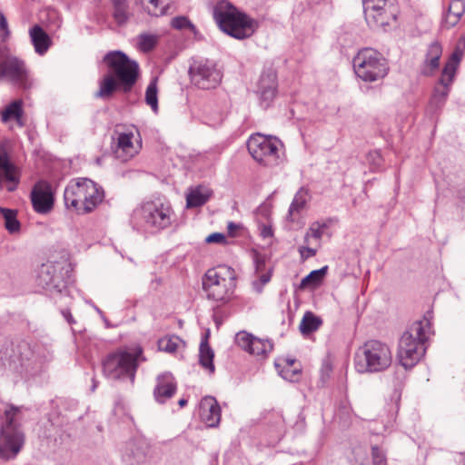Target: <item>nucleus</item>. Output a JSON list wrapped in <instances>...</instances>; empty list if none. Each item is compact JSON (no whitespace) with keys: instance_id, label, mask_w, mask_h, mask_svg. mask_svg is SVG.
I'll use <instances>...</instances> for the list:
<instances>
[{"instance_id":"nucleus-1","label":"nucleus","mask_w":465,"mask_h":465,"mask_svg":"<svg viewBox=\"0 0 465 465\" xmlns=\"http://www.w3.org/2000/svg\"><path fill=\"white\" fill-rule=\"evenodd\" d=\"M52 359L53 351L47 344L0 339V371H10L29 379L41 372Z\"/></svg>"},{"instance_id":"nucleus-2","label":"nucleus","mask_w":465,"mask_h":465,"mask_svg":"<svg viewBox=\"0 0 465 465\" xmlns=\"http://www.w3.org/2000/svg\"><path fill=\"white\" fill-rule=\"evenodd\" d=\"M109 72L99 81V89L95 98L110 99L117 90L129 93L139 77V65L122 51H110L103 58Z\"/></svg>"},{"instance_id":"nucleus-3","label":"nucleus","mask_w":465,"mask_h":465,"mask_svg":"<svg viewBox=\"0 0 465 465\" xmlns=\"http://www.w3.org/2000/svg\"><path fill=\"white\" fill-rule=\"evenodd\" d=\"M172 209L160 200L141 203L132 213L130 224L134 230L143 233H157L172 223Z\"/></svg>"},{"instance_id":"nucleus-4","label":"nucleus","mask_w":465,"mask_h":465,"mask_svg":"<svg viewBox=\"0 0 465 465\" xmlns=\"http://www.w3.org/2000/svg\"><path fill=\"white\" fill-rule=\"evenodd\" d=\"M428 312L423 321L413 322L401 335L398 344L397 357L405 369L412 368L425 352L424 343L428 339L430 322Z\"/></svg>"},{"instance_id":"nucleus-5","label":"nucleus","mask_w":465,"mask_h":465,"mask_svg":"<svg viewBox=\"0 0 465 465\" xmlns=\"http://www.w3.org/2000/svg\"><path fill=\"white\" fill-rule=\"evenodd\" d=\"M104 198L101 186L88 178L71 181L64 189V201L67 209L74 210L78 214L93 212Z\"/></svg>"},{"instance_id":"nucleus-6","label":"nucleus","mask_w":465,"mask_h":465,"mask_svg":"<svg viewBox=\"0 0 465 465\" xmlns=\"http://www.w3.org/2000/svg\"><path fill=\"white\" fill-rule=\"evenodd\" d=\"M213 18L223 32L235 39H246L257 29L255 20L226 0L217 3L213 9Z\"/></svg>"},{"instance_id":"nucleus-7","label":"nucleus","mask_w":465,"mask_h":465,"mask_svg":"<svg viewBox=\"0 0 465 465\" xmlns=\"http://www.w3.org/2000/svg\"><path fill=\"white\" fill-rule=\"evenodd\" d=\"M392 361L391 351L386 343L377 340L367 341L354 356L359 373H375L387 370Z\"/></svg>"},{"instance_id":"nucleus-8","label":"nucleus","mask_w":465,"mask_h":465,"mask_svg":"<svg viewBox=\"0 0 465 465\" xmlns=\"http://www.w3.org/2000/svg\"><path fill=\"white\" fill-rule=\"evenodd\" d=\"M142 354L141 347L136 348L134 352L117 350L108 353L102 361L104 377L111 380L129 379L134 382L138 361L145 360Z\"/></svg>"},{"instance_id":"nucleus-9","label":"nucleus","mask_w":465,"mask_h":465,"mask_svg":"<svg viewBox=\"0 0 465 465\" xmlns=\"http://www.w3.org/2000/svg\"><path fill=\"white\" fill-rule=\"evenodd\" d=\"M352 66L359 78L370 83L383 79L390 71L387 59L372 48L360 50L353 57Z\"/></svg>"},{"instance_id":"nucleus-10","label":"nucleus","mask_w":465,"mask_h":465,"mask_svg":"<svg viewBox=\"0 0 465 465\" xmlns=\"http://www.w3.org/2000/svg\"><path fill=\"white\" fill-rule=\"evenodd\" d=\"M17 412L15 407L5 411V420L0 429V458L4 460L15 459L24 446V434L15 421Z\"/></svg>"},{"instance_id":"nucleus-11","label":"nucleus","mask_w":465,"mask_h":465,"mask_svg":"<svg viewBox=\"0 0 465 465\" xmlns=\"http://www.w3.org/2000/svg\"><path fill=\"white\" fill-rule=\"evenodd\" d=\"M4 80L23 90H28L33 85L25 63L0 47V81Z\"/></svg>"},{"instance_id":"nucleus-12","label":"nucleus","mask_w":465,"mask_h":465,"mask_svg":"<svg viewBox=\"0 0 465 465\" xmlns=\"http://www.w3.org/2000/svg\"><path fill=\"white\" fill-rule=\"evenodd\" d=\"M69 272V267L62 262H48L38 268L35 282L51 294L63 293L67 288Z\"/></svg>"},{"instance_id":"nucleus-13","label":"nucleus","mask_w":465,"mask_h":465,"mask_svg":"<svg viewBox=\"0 0 465 465\" xmlns=\"http://www.w3.org/2000/svg\"><path fill=\"white\" fill-rule=\"evenodd\" d=\"M220 269L227 271L229 280L223 277L215 269H209L203 278V289L209 300L226 302L233 292L235 276L231 267L223 266Z\"/></svg>"},{"instance_id":"nucleus-14","label":"nucleus","mask_w":465,"mask_h":465,"mask_svg":"<svg viewBox=\"0 0 465 465\" xmlns=\"http://www.w3.org/2000/svg\"><path fill=\"white\" fill-rule=\"evenodd\" d=\"M247 149L252 158L264 166H273L278 163L279 141L272 140L262 134H256L247 141Z\"/></svg>"},{"instance_id":"nucleus-15","label":"nucleus","mask_w":465,"mask_h":465,"mask_svg":"<svg viewBox=\"0 0 465 465\" xmlns=\"http://www.w3.org/2000/svg\"><path fill=\"white\" fill-rule=\"evenodd\" d=\"M191 82L200 89L210 90L216 88L223 78L221 70L212 60L194 61L189 67Z\"/></svg>"},{"instance_id":"nucleus-16","label":"nucleus","mask_w":465,"mask_h":465,"mask_svg":"<svg viewBox=\"0 0 465 465\" xmlns=\"http://www.w3.org/2000/svg\"><path fill=\"white\" fill-rule=\"evenodd\" d=\"M395 0H362L363 12L371 26L383 27L397 18Z\"/></svg>"},{"instance_id":"nucleus-17","label":"nucleus","mask_w":465,"mask_h":465,"mask_svg":"<svg viewBox=\"0 0 465 465\" xmlns=\"http://www.w3.org/2000/svg\"><path fill=\"white\" fill-rule=\"evenodd\" d=\"M455 75L445 71H441V74L434 86L432 94L426 108V114L430 117L437 115L446 104L447 98L450 92Z\"/></svg>"},{"instance_id":"nucleus-18","label":"nucleus","mask_w":465,"mask_h":465,"mask_svg":"<svg viewBox=\"0 0 465 465\" xmlns=\"http://www.w3.org/2000/svg\"><path fill=\"white\" fill-rule=\"evenodd\" d=\"M31 203L37 213H49L54 204V193L52 185L46 181L37 182L30 193Z\"/></svg>"},{"instance_id":"nucleus-19","label":"nucleus","mask_w":465,"mask_h":465,"mask_svg":"<svg viewBox=\"0 0 465 465\" xmlns=\"http://www.w3.org/2000/svg\"><path fill=\"white\" fill-rule=\"evenodd\" d=\"M278 88L277 74L273 68L262 71L258 83L260 103L263 108H268L276 96Z\"/></svg>"},{"instance_id":"nucleus-20","label":"nucleus","mask_w":465,"mask_h":465,"mask_svg":"<svg viewBox=\"0 0 465 465\" xmlns=\"http://www.w3.org/2000/svg\"><path fill=\"white\" fill-rule=\"evenodd\" d=\"M150 445L145 440H131L124 446L123 459L129 465H141L147 460Z\"/></svg>"},{"instance_id":"nucleus-21","label":"nucleus","mask_w":465,"mask_h":465,"mask_svg":"<svg viewBox=\"0 0 465 465\" xmlns=\"http://www.w3.org/2000/svg\"><path fill=\"white\" fill-rule=\"evenodd\" d=\"M177 382L171 372H163L156 378L153 396L158 403H165L176 392Z\"/></svg>"},{"instance_id":"nucleus-22","label":"nucleus","mask_w":465,"mask_h":465,"mask_svg":"<svg viewBox=\"0 0 465 465\" xmlns=\"http://www.w3.org/2000/svg\"><path fill=\"white\" fill-rule=\"evenodd\" d=\"M199 415L208 427L218 426L221 420V408L214 397L205 396L201 400Z\"/></svg>"},{"instance_id":"nucleus-23","label":"nucleus","mask_w":465,"mask_h":465,"mask_svg":"<svg viewBox=\"0 0 465 465\" xmlns=\"http://www.w3.org/2000/svg\"><path fill=\"white\" fill-rule=\"evenodd\" d=\"M9 183L8 192L16 190L20 183V173L16 166L10 161L6 153H0V190L3 189V180Z\"/></svg>"},{"instance_id":"nucleus-24","label":"nucleus","mask_w":465,"mask_h":465,"mask_svg":"<svg viewBox=\"0 0 465 465\" xmlns=\"http://www.w3.org/2000/svg\"><path fill=\"white\" fill-rule=\"evenodd\" d=\"M133 138V132H124L118 134L114 154L115 157L120 161L127 162L138 153L137 149L134 146Z\"/></svg>"},{"instance_id":"nucleus-25","label":"nucleus","mask_w":465,"mask_h":465,"mask_svg":"<svg viewBox=\"0 0 465 465\" xmlns=\"http://www.w3.org/2000/svg\"><path fill=\"white\" fill-rule=\"evenodd\" d=\"M442 54L441 45L438 41L432 42L426 52V57L421 67V74L430 76L440 66V58Z\"/></svg>"},{"instance_id":"nucleus-26","label":"nucleus","mask_w":465,"mask_h":465,"mask_svg":"<svg viewBox=\"0 0 465 465\" xmlns=\"http://www.w3.org/2000/svg\"><path fill=\"white\" fill-rule=\"evenodd\" d=\"M465 13V2L464 0H452L450 3L448 11L444 14L441 20V27L443 29H450L455 26L461 16Z\"/></svg>"},{"instance_id":"nucleus-27","label":"nucleus","mask_w":465,"mask_h":465,"mask_svg":"<svg viewBox=\"0 0 465 465\" xmlns=\"http://www.w3.org/2000/svg\"><path fill=\"white\" fill-rule=\"evenodd\" d=\"M29 33L35 52L41 55L45 54L52 43L47 33L39 25H33Z\"/></svg>"},{"instance_id":"nucleus-28","label":"nucleus","mask_w":465,"mask_h":465,"mask_svg":"<svg viewBox=\"0 0 465 465\" xmlns=\"http://www.w3.org/2000/svg\"><path fill=\"white\" fill-rule=\"evenodd\" d=\"M213 195V191L204 185H198L192 188L186 195V205L188 208L200 207L205 204Z\"/></svg>"},{"instance_id":"nucleus-29","label":"nucleus","mask_w":465,"mask_h":465,"mask_svg":"<svg viewBox=\"0 0 465 465\" xmlns=\"http://www.w3.org/2000/svg\"><path fill=\"white\" fill-rule=\"evenodd\" d=\"M209 331L202 338L199 347V363L200 365L208 371L210 373L215 371V366L213 364L214 351L209 345Z\"/></svg>"},{"instance_id":"nucleus-30","label":"nucleus","mask_w":465,"mask_h":465,"mask_svg":"<svg viewBox=\"0 0 465 465\" xmlns=\"http://www.w3.org/2000/svg\"><path fill=\"white\" fill-rule=\"evenodd\" d=\"M322 324V318L308 311L303 314L299 329L303 336H307L316 331Z\"/></svg>"},{"instance_id":"nucleus-31","label":"nucleus","mask_w":465,"mask_h":465,"mask_svg":"<svg viewBox=\"0 0 465 465\" xmlns=\"http://www.w3.org/2000/svg\"><path fill=\"white\" fill-rule=\"evenodd\" d=\"M23 114V101L14 100L9 104H7L2 111L1 120L4 123H7L10 120L15 119L20 125H23V124H21V118Z\"/></svg>"},{"instance_id":"nucleus-32","label":"nucleus","mask_w":465,"mask_h":465,"mask_svg":"<svg viewBox=\"0 0 465 465\" xmlns=\"http://www.w3.org/2000/svg\"><path fill=\"white\" fill-rule=\"evenodd\" d=\"M255 273L259 277L262 285L268 283L272 277V269H266V258L264 255L255 252L253 255Z\"/></svg>"},{"instance_id":"nucleus-33","label":"nucleus","mask_w":465,"mask_h":465,"mask_svg":"<svg viewBox=\"0 0 465 465\" xmlns=\"http://www.w3.org/2000/svg\"><path fill=\"white\" fill-rule=\"evenodd\" d=\"M0 213L5 220V228L9 233L15 234L20 232L21 223L17 219L16 210L0 207Z\"/></svg>"},{"instance_id":"nucleus-34","label":"nucleus","mask_w":465,"mask_h":465,"mask_svg":"<svg viewBox=\"0 0 465 465\" xmlns=\"http://www.w3.org/2000/svg\"><path fill=\"white\" fill-rule=\"evenodd\" d=\"M465 47H463V45L461 41H458L454 51L449 57L448 61L444 64L443 71H445V74H447V72L456 75V72L458 69V66L461 61V58L464 54Z\"/></svg>"},{"instance_id":"nucleus-35","label":"nucleus","mask_w":465,"mask_h":465,"mask_svg":"<svg viewBox=\"0 0 465 465\" xmlns=\"http://www.w3.org/2000/svg\"><path fill=\"white\" fill-rule=\"evenodd\" d=\"M309 200V191L303 187L300 188L289 207L288 216L292 217L294 213H300L305 208Z\"/></svg>"},{"instance_id":"nucleus-36","label":"nucleus","mask_w":465,"mask_h":465,"mask_svg":"<svg viewBox=\"0 0 465 465\" xmlns=\"http://www.w3.org/2000/svg\"><path fill=\"white\" fill-rule=\"evenodd\" d=\"M328 266H323L318 270L312 271L301 281L300 287L304 288H315L318 287L323 281L327 274Z\"/></svg>"},{"instance_id":"nucleus-37","label":"nucleus","mask_w":465,"mask_h":465,"mask_svg":"<svg viewBox=\"0 0 465 465\" xmlns=\"http://www.w3.org/2000/svg\"><path fill=\"white\" fill-rule=\"evenodd\" d=\"M113 16L119 25H124L129 19L128 4L125 0H112Z\"/></svg>"},{"instance_id":"nucleus-38","label":"nucleus","mask_w":465,"mask_h":465,"mask_svg":"<svg viewBox=\"0 0 465 465\" xmlns=\"http://www.w3.org/2000/svg\"><path fill=\"white\" fill-rule=\"evenodd\" d=\"M145 103L156 113L158 111L157 78L151 80L145 91Z\"/></svg>"},{"instance_id":"nucleus-39","label":"nucleus","mask_w":465,"mask_h":465,"mask_svg":"<svg viewBox=\"0 0 465 465\" xmlns=\"http://www.w3.org/2000/svg\"><path fill=\"white\" fill-rule=\"evenodd\" d=\"M171 25L173 28L177 30L188 29L193 34L194 37H197L199 35V31L196 26L190 21L187 16L184 15L173 17L171 21Z\"/></svg>"},{"instance_id":"nucleus-40","label":"nucleus","mask_w":465,"mask_h":465,"mask_svg":"<svg viewBox=\"0 0 465 465\" xmlns=\"http://www.w3.org/2000/svg\"><path fill=\"white\" fill-rule=\"evenodd\" d=\"M273 349V343L270 340H262L255 337V340L252 343V347L250 351V354L252 355H267V353L271 352Z\"/></svg>"},{"instance_id":"nucleus-41","label":"nucleus","mask_w":465,"mask_h":465,"mask_svg":"<svg viewBox=\"0 0 465 465\" xmlns=\"http://www.w3.org/2000/svg\"><path fill=\"white\" fill-rule=\"evenodd\" d=\"M279 374L282 379L291 382L298 381L301 376V370L297 368H281V364L278 361L274 363Z\"/></svg>"},{"instance_id":"nucleus-42","label":"nucleus","mask_w":465,"mask_h":465,"mask_svg":"<svg viewBox=\"0 0 465 465\" xmlns=\"http://www.w3.org/2000/svg\"><path fill=\"white\" fill-rule=\"evenodd\" d=\"M179 338L177 336L164 337L158 341V348L160 351L173 353L177 351Z\"/></svg>"},{"instance_id":"nucleus-43","label":"nucleus","mask_w":465,"mask_h":465,"mask_svg":"<svg viewBox=\"0 0 465 465\" xmlns=\"http://www.w3.org/2000/svg\"><path fill=\"white\" fill-rule=\"evenodd\" d=\"M139 47L143 52H149L153 50L157 45V37L154 35L150 34H141L138 36Z\"/></svg>"},{"instance_id":"nucleus-44","label":"nucleus","mask_w":465,"mask_h":465,"mask_svg":"<svg viewBox=\"0 0 465 465\" xmlns=\"http://www.w3.org/2000/svg\"><path fill=\"white\" fill-rule=\"evenodd\" d=\"M255 340V336L246 331H240L236 334L237 344L244 351L250 352L252 343Z\"/></svg>"},{"instance_id":"nucleus-45","label":"nucleus","mask_w":465,"mask_h":465,"mask_svg":"<svg viewBox=\"0 0 465 465\" xmlns=\"http://www.w3.org/2000/svg\"><path fill=\"white\" fill-rule=\"evenodd\" d=\"M371 458L373 465H388L385 452L377 445L371 447Z\"/></svg>"},{"instance_id":"nucleus-46","label":"nucleus","mask_w":465,"mask_h":465,"mask_svg":"<svg viewBox=\"0 0 465 465\" xmlns=\"http://www.w3.org/2000/svg\"><path fill=\"white\" fill-rule=\"evenodd\" d=\"M325 224H320L319 223H312L308 232H310V235L315 239H321L323 234V228H325Z\"/></svg>"},{"instance_id":"nucleus-47","label":"nucleus","mask_w":465,"mask_h":465,"mask_svg":"<svg viewBox=\"0 0 465 465\" xmlns=\"http://www.w3.org/2000/svg\"><path fill=\"white\" fill-rule=\"evenodd\" d=\"M205 242L207 243L224 244V243H226V237L222 232H213L205 238Z\"/></svg>"},{"instance_id":"nucleus-48","label":"nucleus","mask_w":465,"mask_h":465,"mask_svg":"<svg viewBox=\"0 0 465 465\" xmlns=\"http://www.w3.org/2000/svg\"><path fill=\"white\" fill-rule=\"evenodd\" d=\"M57 406L62 407L64 411H74L77 407V401L74 400H58Z\"/></svg>"},{"instance_id":"nucleus-49","label":"nucleus","mask_w":465,"mask_h":465,"mask_svg":"<svg viewBox=\"0 0 465 465\" xmlns=\"http://www.w3.org/2000/svg\"><path fill=\"white\" fill-rule=\"evenodd\" d=\"M299 252L301 254V258L302 261L307 260L310 257H313L316 255V249L311 248L309 246H301L299 247Z\"/></svg>"},{"instance_id":"nucleus-50","label":"nucleus","mask_w":465,"mask_h":465,"mask_svg":"<svg viewBox=\"0 0 465 465\" xmlns=\"http://www.w3.org/2000/svg\"><path fill=\"white\" fill-rule=\"evenodd\" d=\"M0 31L2 32L3 41H5L6 38H8L10 32L8 29L7 20L3 14L0 15Z\"/></svg>"},{"instance_id":"nucleus-51","label":"nucleus","mask_w":465,"mask_h":465,"mask_svg":"<svg viewBox=\"0 0 465 465\" xmlns=\"http://www.w3.org/2000/svg\"><path fill=\"white\" fill-rule=\"evenodd\" d=\"M241 227L240 224L235 223L233 222H230L227 225L228 234L230 236L235 235V231L238 230Z\"/></svg>"},{"instance_id":"nucleus-52","label":"nucleus","mask_w":465,"mask_h":465,"mask_svg":"<svg viewBox=\"0 0 465 465\" xmlns=\"http://www.w3.org/2000/svg\"><path fill=\"white\" fill-rule=\"evenodd\" d=\"M62 314L69 324L72 325L73 323L75 322V321L74 320L73 315L69 310H63Z\"/></svg>"},{"instance_id":"nucleus-53","label":"nucleus","mask_w":465,"mask_h":465,"mask_svg":"<svg viewBox=\"0 0 465 465\" xmlns=\"http://www.w3.org/2000/svg\"><path fill=\"white\" fill-rule=\"evenodd\" d=\"M262 235L263 238H267L272 235V231L271 227L263 226L262 230Z\"/></svg>"},{"instance_id":"nucleus-54","label":"nucleus","mask_w":465,"mask_h":465,"mask_svg":"<svg viewBox=\"0 0 465 465\" xmlns=\"http://www.w3.org/2000/svg\"><path fill=\"white\" fill-rule=\"evenodd\" d=\"M284 361H285L286 365L283 368H292V365L294 364V362L296 361V360L287 358L284 360Z\"/></svg>"},{"instance_id":"nucleus-55","label":"nucleus","mask_w":465,"mask_h":465,"mask_svg":"<svg viewBox=\"0 0 465 465\" xmlns=\"http://www.w3.org/2000/svg\"><path fill=\"white\" fill-rule=\"evenodd\" d=\"M330 371H331V367L329 365L323 366V368L322 370V379L324 380L325 374H326V376H329Z\"/></svg>"},{"instance_id":"nucleus-56","label":"nucleus","mask_w":465,"mask_h":465,"mask_svg":"<svg viewBox=\"0 0 465 465\" xmlns=\"http://www.w3.org/2000/svg\"><path fill=\"white\" fill-rule=\"evenodd\" d=\"M98 386V381L94 377L92 378V386H91V391H94Z\"/></svg>"},{"instance_id":"nucleus-57","label":"nucleus","mask_w":465,"mask_h":465,"mask_svg":"<svg viewBox=\"0 0 465 465\" xmlns=\"http://www.w3.org/2000/svg\"><path fill=\"white\" fill-rule=\"evenodd\" d=\"M187 402H188L187 399L182 398L179 400L178 404L181 408H183L184 406L187 405Z\"/></svg>"},{"instance_id":"nucleus-58","label":"nucleus","mask_w":465,"mask_h":465,"mask_svg":"<svg viewBox=\"0 0 465 465\" xmlns=\"http://www.w3.org/2000/svg\"><path fill=\"white\" fill-rule=\"evenodd\" d=\"M310 237H311L310 232H306V234H305V236H304V242H305V243H308V242H309V238H310Z\"/></svg>"},{"instance_id":"nucleus-59","label":"nucleus","mask_w":465,"mask_h":465,"mask_svg":"<svg viewBox=\"0 0 465 465\" xmlns=\"http://www.w3.org/2000/svg\"><path fill=\"white\" fill-rule=\"evenodd\" d=\"M103 320H104V323H105V326H106L107 328H110V327L112 326V325L109 323L108 320H107L104 316H103Z\"/></svg>"},{"instance_id":"nucleus-60","label":"nucleus","mask_w":465,"mask_h":465,"mask_svg":"<svg viewBox=\"0 0 465 465\" xmlns=\"http://www.w3.org/2000/svg\"><path fill=\"white\" fill-rule=\"evenodd\" d=\"M459 41H461L462 45H463V47H465V35H462Z\"/></svg>"},{"instance_id":"nucleus-61","label":"nucleus","mask_w":465,"mask_h":465,"mask_svg":"<svg viewBox=\"0 0 465 465\" xmlns=\"http://www.w3.org/2000/svg\"><path fill=\"white\" fill-rule=\"evenodd\" d=\"M394 396L397 398V401H399L400 398H401V394L397 391H394Z\"/></svg>"},{"instance_id":"nucleus-62","label":"nucleus","mask_w":465,"mask_h":465,"mask_svg":"<svg viewBox=\"0 0 465 465\" xmlns=\"http://www.w3.org/2000/svg\"><path fill=\"white\" fill-rule=\"evenodd\" d=\"M95 310L102 317L104 316V312L98 307H95Z\"/></svg>"},{"instance_id":"nucleus-63","label":"nucleus","mask_w":465,"mask_h":465,"mask_svg":"<svg viewBox=\"0 0 465 465\" xmlns=\"http://www.w3.org/2000/svg\"><path fill=\"white\" fill-rule=\"evenodd\" d=\"M253 285L254 287L257 289L258 292H261L262 289L261 288H257L256 285H257V282H253Z\"/></svg>"},{"instance_id":"nucleus-64","label":"nucleus","mask_w":465,"mask_h":465,"mask_svg":"<svg viewBox=\"0 0 465 465\" xmlns=\"http://www.w3.org/2000/svg\"><path fill=\"white\" fill-rule=\"evenodd\" d=\"M101 162H102V159H101V158H97V159H96V163H97V164H101Z\"/></svg>"}]
</instances>
